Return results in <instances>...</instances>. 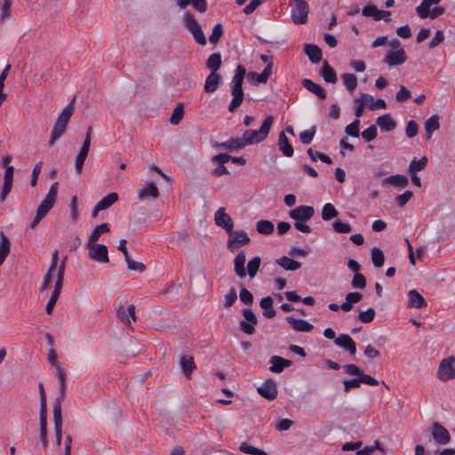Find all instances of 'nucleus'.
Listing matches in <instances>:
<instances>
[{
    "mask_svg": "<svg viewBox=\"0 0 455 455\" xmlns=\"http://www.w3.org/2000/svg\"><path fill=\"white\" fill-rule=\"evenodd\" d=\"M11 251V243L4 232L0 233V266L4 262Z\"/></svg>",
    "mask_w": 455,
    "mask_h": 455,
    "instance_id": "obj_38",
    "label": "nucleus"
},
{
    "mask_svg": "<svg viewBox=\"0 0 455 455\" xmlns=\"http://www.w3.org/2000/svg\"><path fill=\"white\" fill-rule=\"evenodd\" d=\"M427 140H430L434 132L437 131L440 127L438 115H433L426 120L424 124Z\"/></svg>",
    "mask_w": 455,
    "mask_h": 455,
    "instance_id": "obj_34",
    "label": "nucleus"
},
{
    "mask_svg": "<svg viewBox=\"0 0 455 455\" xmlns=\"http://www.w3.org/2000/svg\"><path fill=\"white\" fill-rule=\"evenodd\" d=\"M431 435L434 441L441 445H446L451 441L449 431L438 422H434L431 427Z\"/></svg>",
    "mask_w": 455,
    "mask_h": 455,
    "instance_id": "obj_9",
    "label": "nucleus"
},
{
    "mask_svg": "<svg viewBox=\"0 0 455 455\" xmlns=\"http://www.w3.org/2000/svg\"><path fill=\"white\" fill-rule=\"evenodd\" d=\"M363 295L357 291L348 292L346 295L345 302L341 304V309L345 312H349L353 308V305L360 302Z\"/></svg>",
    "mask_w": 455,
    "mask_h": 455,
    "instance_id": "obj_32",
    "label": "nucleus"
},
{
    "mask_svg": "<svg viewBox=\"0 0 455 455\" xmlns=\"http://www.w3.org/2000/svg\"><path fill=\"white\" fill-rule=\"evenodd\" d=\"M269 362L271 364L269 370L275 373H280L284 368L291 365V361L277 355L271 356Z\"/></svg>",
    "mask_w": 455,
    "mask_h": 455,
    "instance_id": "obj_24",
    "label": "nucleus"
},
{
    "mask_svg": "<svg viewBox=\"0 0 455 455\" xmlns=\"http://www.w3.org/2000/svg\"><path fill=\"white\" fill-rule=\"evenodd\" d=\"M177 5L184 10L188 4H191L195 10L199 12H204L207 10L206 0H176Z\"/></svg>",
    "mask_w": 455,
    "mask_h": 455,
    "instance_id": "obj_27",
    "label": "nucleus"
},
{
    "mask_svg": "<svg viewBox=\"0 0 455 455\" xmlns=\"http://www.w3.org/2000/svg\"><path fill=\"white\" fill-rule=\"evenodd\" d=\"M116 317L118 320L125 324L129 325L132 322H135L136 315H135V306L134 305H129L127 308H124V307H120L116 310Z\"/></svg>",
    "mask_w": 455,
    "mask_h": 455,
    "instance_id": "obj_18",
    "label": "nucleus"
},
{
    "mask_svg": "<svg viewBox=\"0 0 455 455\" xmlns=\"http://www.w3.org/2000/svg\"><path fill=\"white\" fill-rule=\"evenodd\" d=\"M437 378L442 381H447L455 379V356L451 355L441 361Z\"/></svg>",
    "mask_w": 455,
    "mask_h": 455,
    "instance_id": "obj_5",
    "label": "nucleus"
},
{
    "mask_svg": "<svg viewBox=\"0 0 455 455\" xmlns=\"http://www.w3.org/2000/svg\"><path fill=\"white\" fill-rule=\"evenodd\" d=\"M137 193L138 198L140 201H145L148 197H153L154 199H156L160 195L158 188L153 181H150L146 186L140 188Z\"/></svg>",
    "mask_w": 455,
    "mask_h": 455,
    "instance_id": "obj_19",
    "label": "nucleus"
},
{
    "mask_svg": "<svg viewBox=\"0 0 455 455\" xmlns=\"http://www.w3.org/2000/svg\"><path fill=\"white\" fill-rule=\"evenodd\" d=\"M371 261L375 267H381L384 265L385 255L379 247L371 250Z\"/></svg>",
    "mask_w": 455,
    "mask_h": 455,
    "instance_id": "obj_45",
    "label": "nucleus"
},
{
    "mask_svg": "<svg viewBox=\"0 0 455 455\" xmlns=\"http://www.w3.org/2000/svg\"><path fill=\"white\" fill-rule=\"evenodd\" d=\"M341 79L347 90L353 92L357 86V77L354 74L346 73L341 75Z\"/></svg>",
    "mask_w": 455,
    "mask_h": 455,
    "instance_id": "obj_47",
    "label": "nucleus"
},
{
    "mask_svg": "<svg viewBox=\"0 0 455 455\" xmlns=\"http://www.w3.org/2000/svg\"><path fill=\"white\" fill-rule=\"evenodd\" d=\"M315 132H316V127L315 125H313L310 129L300 132V134H299L300 142L305 145L310 144L314 139Z\"/></svg>",
    "mask_w": 455,
    "mask_h": 455,
    "instance_id": "obj_52",
    "label": "nucleus"
},
{
    "mask_svg": "<svg viewBox=\"0 0 455 455\" xmlns=\"http://www.w3.org/2000/svg\"><path fill=\"white\" fill-rule=\"evenodd\" d=\"M376 123L383 132H391L396 127V122L391 117L390 114L379 116Z\"/></svg>",
    "mask_w": 455,
    "mask_h": 455,
    "instance_id": "obj_31",
    "label": "nucleus"
},
{
    "mask_svg": "<svg viewBox=\"0 0 455 455\" xmlns=\"http://www.w3.org/2000/svg\"><path fill=\"white\" fill-rule=\"evenodd\" d=\"M408 298L410 307L421 308L427 306L425 299L416 290L410 291Z\"/></svg>",
    "mask_w": 455,
    "mask_h": 455,
    "instance_id": "obj_35",
    "label": "nucleus"
},
{
    "mask_svg": "<svg viewBox=\"0 0 455 455\" xmlns=\"http://www.w3.org/2000/svg\"><path fill=\"white\" fill-rule=\"evenodd\" d=\"M245 260L246 257L244 251H239L234 259V270L237 276L240 278H244L246 276V271L244 267Z\"/></svg>",
    "mask_w": 455,
    "mask_h": 455,
    "instance_id": "obj_29",
    "label": "nucleus"
},
{
    "mask_svg": "<svg viewBox=\"0 0 455 455\" xmlns=\"http://www.w3.org/2000/svg\"><path fill=\"white\" fill-rule=\"evenodd\" d=\"M259 394L268 400H273L277 396V387L275 381L267 379L263 382L258 388Z\"/></svg>",
    "mask_w": 455,
    "mask_h": 455,
    "instance_id": "obj_14",
    "label": "nucleus"
},
{
    "mask_svg": "<svg viewBox=\"0 0 455 455\" xmlns=\"http://www.w3.org/2000/svg\"><path fill=\"white\" fill-rule=\"evenodd\" d=\"M320 74L326 83L336 84L338 81L336 71L329 65L328 61L323 62Z\"/></svg>",
    "mask_w": 455,
    "mask_h": 455,
    "instance_id": "obj_33",
    "label": "nucleus"
},
{
    "mask_svg": "<svg viewBox=\"0 0 455 455\" xmlns=\"http://www.w3.org/2000/svg\"><path fill=\"white\" fill-rule=\"evenodd\" d=\"M239 450L242 452L251 454V455H268L263 450L258 449L245 442H243L240 444Z\"/></svg>",
    "mask_w": 455,
    "mask_h": 455,
    "instance_id": "obj_50",
    "label": "nucleus"
},
{
    "mask_svg": "<svg viewBox=\"0 0 455 455\" xmlns=\"http://www.w3.org/2000/svg\"><path fill=\"white\" fill-rule=\"evenodd\" d=\"M271 76V64L267 65L264 70L259 74L257 72L251 71L247 74V80L252 85H258L259 84H266Z\"/></svg>",
    "mask_w": 455,
    "mask_h": 455,
    "instance_id": "obj_15",
    "label": "nucleus"
},
{
    "mask_svg": "<svg viewBox=\"0 0 455 455\" xmlns=\"http://www.w3.org/2000/svg\"><path fill=\"white\" fill-rule=\"evenodd\" d=\"M214 221L218 227L222 228L227 233L232 232L234 221L226 212L224 207L219 208L214 214Z\"/></svg>",
    "mask_w": 455,
    "mask_h": 455,
    "instance_id": "obj_10",
    "label": "nucleus"
},
{
    "mask_svg": "<svg viewBox=\"0 0 455 455\" xmlns=\"http://www.w3.org/2000/svg\"><path fill=\"white\" fill-rule=\"evenodd\" d=\"M378 129L374 124L370 125L367 129L363 131L362 138L366 142H371L377 138Z\"/></svg>",
    "mask_w": 455,
    "mask_h": 455,
    "instance_id": "obj_54",
    "label": "nucleus"
},
{
    "mask_svg": "<svg viewBox=\"0 0 455 455\" xmlns=\"http://www.w3.org/2000/svg\"><path fill=\"white\" fill-rule=\"evenodd\" d=\"M13 166H7L4 175V184L0 192V202H4L12 188Z\"/></svg>",
    "mask_w": 455,
    "mask_h": 455,
    "instance_id": "obj_17",
    "label": "nucleus"
},
{
    "mask_svg": "<svg viewBox=\"0 0 455 455\" xmlns=\"http://www.w3.org/2000/svg\"><path fill=\"white\" fill-rule=\"evenodd\" d=\"M183 115H184L183 105H182V103H179L175 107V108L171 116L170 123L172 124H178L183 118Z\"/></svg>",
    "mask_w": 455,
    "mask_h": 455,
    "instance_id": "obj_56",
    "label": "nucleus"
},
{
    "mask_svg": "<svg viewBox=\"0 0 455 455\" xmlns=\"http://www.w3.org/2000/svg\"><path fill=\"white\" fill-rule=\"evenodd\" d=\"M53 421L56 435V443L60 445L62 440V416L59 404L53 407Z\"/></svg>",
    "mask_w": 455,
    "mask_h": 455,
    "instance_id": "obj_23",
    "label": "nucleus"
},
{
    "mask_svg": "<svg viewBox=\"0 0 455 455\" xmlns=\"http://www.w3.org/2000/svg\"><path fill=\"white\" fill-rule=\"evenodd\" d=\"M231 158V156L221 153L212 157V162L215 163L217 166L212 171V175L214 177H220L222 175H228L229 172L225 167V164L228 163Z\"/></svg>",
    "mask_w": 455,
    "mask_h": 455,
    "instance_id": "obj_11",
    "label": "nucleus"
},
{
    "mask_svg": "<svg viewBox=\"0 0 455 455\" xmlns=\"http://www.w3.org/2000/svg\"><path fill=\"white\" fill-rule=\"evenodd\" d=\"M76 98H73L70 102L60 113L54 126L51 132L49 145L52 146L57 140H59L65 132L68 123L74 113V104Z\"/></svg>",
    "mask_w": 455,
    "mask_h": 455,
    "instance_id": "obj_2",
    "label": "nucleus"
},
{
    "mask_svg": "<svg viewBox=\"0 0 455 455\" xmlns=\"http://www.w3.org/2000/svg\"><path fill=\"white\" fill-rule=\"evenodd\" d=\"M302 86L310 92L311 93L315 94L316 97H318L321 100H324L327 97L325 90L318 84L313 82L312 80L308 78H304L301 81Z\"/></svg>",
    "mask_w": 455,
    "mask_h": 455,
    "instance_id": "obj_22",
    "label": "nucleus"
},
{
    "mask_svg": "<svg viewBox=\"0 0 455 455\" xmlns=\"http://www.w3.org/2000/svg\"><path fill=\"white\" fill-rule=\"evenodd\" d=\"M260 266V258L259 256H256L252 258L249 262L247 263V271L248 275L251 278H253Z\"/></svg>",
    "mask_w": 455,
    "mask_h": 455,
    "instance_id": "obj_51",
    "label": "nucleus"
},
{
    "mask_svg": "<svg viewBox=\"0 0 455 455\" xmlns=\"http://www.w3.org/2000/svg\"><path fill=\"white\" fill-rule=\"evenodd\" d=\"M221 82V76L218 73L210 72L204 82V91L207 93H213L217 91Z\"/></svg>",
    "mask_w": 455,
    "mask_h": 455,
    "instance_id": "obj_26",
    "label": "nucleus"
},
{
    "mask_svg": "<svg viewBox=\"0 0 455 455\" xmlns=\"http://www.w3.org/2000/svg\"><path fill=\"white\" fill-rule=\"evenodd\" d=\"M427 158L426 156L421 157L419 160L413 159L408 167L409 174L417 173L425 169L427 164Z\"/></svg>",
    "mask_w": 455,
    "mask_h": 455,
    "instance_id": "obj_44",
    "label": "nucleus"
},
{
    "mask_svg": "<svg viewBox=\"0 0 455 455\" xmlns=\"http://www.w3.org/2000/svg\"><path fill=\"white\" fill-rule=\"evenodd\" d=\"M55 201L56 200L45 196V198L41 202L40 205L38 206L36 212L44 218L46 214L50 212V210L54 206Z\"/></svg>",
    "mask_w": 455,
    "mask_h": 455,
    "instance_id": "obj_49",
    "label": "nucleus"
},
{
    "mask_svg": "<svg viewBox=\"0 0 455 455\" xmlns=\"http://www.w3.org/2000/svg\"><path fill=\"white\" fill-rule=\"evenodd\" d=\"M183 27L188 30L193 36L194 40L201 45H205L207 43L206 37L202 30L201 25L196 20L193 13L186 12L182 19Z\"/></svg>",
    "mask_w": 455,
    "mask_h": 455,
    "instance_id": "obj_4",
    "label": "nucleus"
},
{
    "mask_svg": "<svg viewBox=\"0 0 455 455\" xmlns=\"http://www.w3.org/2000/svg\"><path fill=\"white\" fill-rule=\"evenodd\" d=\"M315 214V209L308 205H299L289 213L290 217L296 221H307Z\"/></svg>",
    "mask_w": 455,
    "mask_h": 455,
    "instance_id": "obj_12",
    "label": "nucleus"
},
{
    "mask_svg": "<svg viewBox=\"0 0 455 455\" xmlns=\"http://www.w3.org/2000/svg\"><path fill=\"white\" fill-rule=\"evenodd\" d=\"M256 230L261 235H270L274 232V224L270 220H260L256 223Z\"/></svg>",
    "mask_w": 455,
    "mask_h": 455,
    "instance_id": "obj_46",
    "label": "nucleus"
},
{
    "mask_svg": "<svg viewBox=\"0 0 455 455\" xmlns=\"http://www.w3.org/2000/svg\"><path fill=\"white\" fill-rule=\"evenodd\" d=\"M221 63V54L220 52H214L208 57L206 60V67L211 72L217 73Z\"/></svg>",
    "mask_w": 455,
    "mask_h": 455,
    "instance_id": "obj_41",
    "label": "nucleus"
},
{
    "mask_svg": "<svg viewBox=\"0 0 455 455\" xmlns=\"http://www.w3.org/2000/svg\"><path fill=\"white\" fill-rule=\"evenodd\" d=\"M108 231L109 226L108 223H102L97 226L89 235L87 243H95L99 240L100 235L107 233Z\"/></svg>",
    "mask_w": 455,
    "mask_h": 455,
    "instance_id": "obj_43",
    "label": "nucleus"
},
{
    "mask_svg": "<svg viewBox=\"0 0 455 455\" xmlns=\"http://www.w3.org/2000/svg\"><path fill=\"white\" fill-rule=\"evenodd\" d=\"M339 215V212L331 203H327L322 209V218L323 220H331Z\"/></svg>",
    "mask_w": 455,
    "mask_h": 455,
    "instance_id": "obj_48",
    "label": "nucleus"
},
{
    "mask_svg": "<svg viewBox=\"0 0 455 455\" xmlns=\"http://www.w3.org/2000/svg\"><path fill=\"white\" fill-rule=\"evenodd\" d=\"M40 438L43 445H47V411H39Z\"/></svg>",
    "mask_w": 455,
    "mask_h": 455,
    "instance_id": "obj_42",
    "label": "nucleus"
},
{
    "mask_svg": "<svg viewBox=\"0 0 455 455\" xmlns=\"http://www.w3.org/2000/svg\"><path fill=\"white\" fill-rule=\"evenodd\" d=\"M359 126L360 119H355L351 124L347 125L345 132L348 136L358 138L360 135Z\"/></svg>",
    "mask_w": 455,
    "mask_h": 455,
    "instance_id": "obj_58",
    "label": "nucleus"
},
{
    "mask_svg": "<svg viewBox=\"0 0 455 455\" xmlns=\"http://www.w3.org/2000/svg\"><path fill=\"white\" fill-rule=\"evenodd\" d=\"M239 298L240 300L247 306H250L253 303V296L251 292L245 288L241 289Z\"/></svg>",
    "mask_w": 455,
    "mask_h": 455,
    "instance_id": "obj_63",
    "label": "nucleus"
},
{
    "mask_svg": "<svg viewBox=\"0 0 455 455\" xmlns=\"http://www.w3.org/2000/svg\"><path fill=\"white\" fill-rule=\"evenodd\" d=\"M62 286H63L62 284H59V283H55L54 289L52 291L50 299L48 300L46 307H45V311L48 315H51L52 313L54 306L60 297Z\"/></svg>",
    "mask_w": 455,
    "mask_h": 455,
    "instance_id": "obj_40",
    "label": "nucleus"
},
{
    "mask_svg": "<svg viewBox=\"0 0 455 455\" xmlns=\"http://www.w3.org/2000/svg\"><path fill=\"white\" fill-rule=\"evenodd\" d=\"M180 366L187 379L191 378L193 371L196 369L194 357L190 355L182 354L180 355Z\"/></svg>",
    "mask_w": 455,
    "mask_h": 455,
    "instance_id": "obj_20",
    "label": "nucleus"
},
{
    "mask_svg": "<svg viewBox=\"0 0 455 455\" xmlns=\"http://www.w3.org/2000/svg\"><path fill=\"white\" fill-rule=\"evenodd\" d=\"M278 148L279 150L286 157H291L293 156L294 149L292 146L290 144L287 136L284 132H281L278 136Z\"/></svg>",
    "mask_w": 455,
    "mask_h": 455,
    "instance_id": "obj_28",
    "label": "nucleus"
},
{
    "mask_svg": "<svg viewBox=\"0 0 455 455\" xmlns=\"http://www.w3.org/2000/svg\"><path fill=\"white\" fill-rule=\"evenodd\" d=\"M413 194L410 190L404 191L403 194L396 196L395 201L398 206L403 207L409 200L412 197Z\"/></svg>",
    "mask_w": 455,
    "mask_h": 455,
    "instance_id": "obj_64",
    "label": "nucleus"
},
{
    "mask_svg": "<svg viewBox=\"0 0 455 455\" xmlns=\"http://www.w3.org/2000/svg\"><path fill=\"white\" fill-rule=\"evenodd\" d=\"M118 200L116 193L112 192L108 194L102 199H100L93 208L92 216L95 217L99 212L103 211L110 207L114 203Z\"/></svg>",
    "mask_w": 455,
    "mask_h": 455,
    "instance_id": "obj_21",
    "label": "nucleus"
},
{
    "mask_svg": "<svg viewBox=\"0 0 455 455\" xmlns=\"http://www.w3.org/2000/svg\"><path fill=\"white\" fill-rule=\"evenodd\" d=\"M286 321L297 331L309 332L314 329V325L304 319L287 316Z\"/></svg>",
    "mask_w": 455,
    "mask_h": 455,
    "instance_id": "obj_25",
    "label": "nucleus"
},
{
    "mask_svg": "<svg viewBox=\"0 0 455 455\" xmlns=\"http://www.w3.org/2000/svg\"><path fill=\"white\" fill-rule=\"evenodd\" d=\"M228 238L227 241V247L231 252H235V251L250 243V237L243 230H235L232 229V232L228 233Z\"/></svg>",
    "mask_w": 455,
    "mask_h": 455,
    "instance_id": "obj_6",
    "label": "nucleus"
},
{
    "mask_svg": "<svg viewBox=\"0 0 455 455\" xmlns=\"http://www.w3.org/2000/svg\"><path fill=\"white\" fill-rule=\"evenodd\" d=\"M366 278L361 273H356L354 275L353 279L351 281V286L354 289L363 290L366 287Z\"/></svg>",
    "mask_w": 455,
    "mask_h": 455,
    "instance_id": "obj_55",
    "label": "nucleus"
},
{
    "mask_svg": "<svg viewBox=\"0 0 455 455\" xmlns=\"http://www.w3.org/2000/svg\"><path fill=\"white\" fill-rule=\"evenodd\" d=\"M407 60V54L403 48L389 51L384 58V62L389 67L403 65Z\"/></svg>",
    "mask_w": 455,
    "mask_h": 455,
    "instance_id": "obj_13",
    "label": "nucleus"
},
{
    "mask_svg": "<svg viewBox=\"0 0 455 455\" xmlns=\"http://www.w3.org/2000/svg\"><path fill=\"white\" fill-rule=\"evenodd\" d=\"M212 147L217 149H226L228 151H235L243 148L244 143L241 138L232 137L225 142H214L212 143Z\"/></svg>",
    "mask_w": 455,
    "mask_h": 455,
    "instance_id": "obj_16",
    "label": "nucleus"
},
{
    "mask_svg": "<svg viewBox=\"0 0 455 455\" xmlns=\"http://www.w3.org/2000/svg\"><path fill=\"white\" fill-rule=\"evenodd\" d=\"M362 14L365 17H371L374 20H379V10L373 4H367L363 7Z\"/></svg>",
    "mask_w": 455,
    "mask_h": 455,
    "instance_id": "obj_53",
    "label": "nucleus"
},
{
    "mask_svg": "<svg viewBox=\"0 0 455 455\" xmlns=\"http://www.w3.org/2000/svg\"><path fill=\"white\" fill-rule=\"evenodd\" d=\"M223 35V28L220 23H217L209 36V41L212 44H217Z\"/></svg>",
    "mask_w": 455,
    "mask_h": 455,
    "instance_id": "obj_60",
    "label": "nucleus"
},
{
    "mask_svg": "<svg viewBox=\"0 0 455 455\" xmlns=\"http://www.w3.org/2000/svg\"><path fill=\"white\" fill-rule=\"evenodd\" d=\"M259 306L263 309V315L266 318H272L275 315L276 312L273 307V299L270 296L262 298L259 301Z\"/></svg>",
    "mask_w": 455,
    "mask_h": 455,
    "instance_id": "obj_39",
    "label": "nucleus"
},
{
    "mask_svg": "<svg viewBox=\"0 0 455 455\" xmlns=\"http://www.w3.org/2000/svg\"><path fill=\"white\" fill-rule=\"evenodd\" d=\"M375 315L374 308L369 307L365 311H362L358 314V320L362 323H369L373 321Z\"/></svg>",
    "mask_w": 455,
    "mask_h": 455,
    "instance_id": "obj_57",
    "label": "nucleus"
},
{
    "mask_svg": "<svg viewBox=\"0 0 455 455\" xmlns=\"http://www.w3.org/2000/svg\"><path fill=\"white\" fill-rule=\"evenodd\" d=\"M332 228L335 232L339 234H347L352 230L350 224L345 223L340 220H337L332 223Z\"/></svg>",
    "mask_w": 455,
    "mask_h": 455,
    "instance_id": "obj_59",
    "label": "nucleus"
},
{
    "mask_svg": "<svg viewBox=\"0 0 455 455\" xmlns=\"http://www.w3.org/2000/svg\"><path fill=\"white\" fill-rule=\"evenodd\" d=\"M419 126L418 124L414 120H410L407 123L405 134L408 138H414L418 134Z\"/></svg>",
    "mask_w": 455,
    "mask_h": 455,
    "instance_id": "obj_61",
    "label": "nucleus"
},
{
    "mask_svg": "<svg viewBox=\"0 0 455 455\" xmlns=\"http://www.w3.org/2000/svg\"><path fill=\"white\" fill-rule=\"evenodd\" d=\"M245 75V68L243 65H237L231 81V94L233 98L228 105L230 112L236 109L243 101L244 94L242 85Z\"/></svg>",
    "mask_w": 455,
    "mask_h": 455,
    "instance_id": "obj_1",
    "label": "nucleus"
},
{
    "mask_svg": "<svg viewBox=\"0 0 455 455\" xmlns=\"http://www.w3.org/2000/svg\"><path fill=\"white\" fill-rule=\"evenodd\" d=\"M383 183L390 184L392 186L398 187V188H405L408 186L409 180L405 175L395 174V175H390V176L387 177L383 180Z\"/></svg>",
    "mask_w": 455,
    "mask_h": 455,
    "instance_id": "obj_37",
    "label": "nucleus"
},
{
    "mask_svg": "<svg viewBox=\"0 0 455 455\" xmlns=\"http://www.w3.org/2000/svg\"><path fill=\"white\" fill-rule=\"evenodd\" d=\"M276 264L284 270L295 271L301 267L300 262L294 260L289 257L283 256L275 260Z\"/></svg>",
    "mask_w": 455,
    "mask_h": 455,
    "instance_id": "obj_36",
    "label": "nucleus"
},
{
    "mask_svg": "<svg viewBox=\"0 0 455 455\" xmlns=\"http://www.w3.org/2000/svg\"><path fill=\"white\" fill-rule=\"evenodd\" d=\"M291 20L294 24H305L307 21L308 4L307 2L294 4L291 6Z\"/></svg>",
    "mask_w": 455,
    "mask_h": 455,
    "instance_id": "obj_8",
    "label": "nucleus"
},
{
    "mask_svg": "<svg viewBox=\"0 0 455 455\" xmlns=\"http://www.w3.org/2000/svg\"><path fill=\"white\" fill-rule=\"evenodd\" d=\"M411 96V92L403 85L400 86V90L397 92L395 95V100L398 102H405Z\"/></svg>",
    "mask_w": 455,
    "mask_h": 455,
    "instance_id": "obj_62",
    "label": "nucleus"
},
{
    "mask_svg": "<svg viewBox=\"0 0 455 455\" xmlns=\"http://www.w3.org/2000/svg\"><path fill=\"white\" fill-rule=\"evenodd\" d=\"M304 52L312 63L315 64L321 61L323 57L322 50L316 44H307Z\"/></svg>",
    "mask_w": 455,
    "mask_h": 455,
    "instance_id": "obj_30",
    "label": "nucleus"
},
{
    "mask_svg": "<svg viewBox=\"0 0 455 455\" xmlns=\"http://www.w3.org/2000/svg\"><path fill=\"white\" fill-rule=\"evenodd\" d=\"M88 257L99 263L109 262L108 247L101 243H87Z\"/></svg>",
    "mask_w": 455,
    "mask_h": 455,
    "instance_id": "obj_7",
    "label": "nucleus"
},
{
    "mask_svg": "<svg viewBox=\"0 0 455 455\" xmlns=\"http://www.w3.org/2000/svg\"><path fill=\"white\" fill-rule=\"evenodd\" d=\"M273 123L274 117L272 116H267L264 119L259 130L248 129L244 131L242 135V140L244 143V146L258 144L265 140L268 136Z\"/></svg>",
    "mask_w": 455,
    "mask_h": 455,
    "instance_id": "obj_3",
    "label": "nucleus"
}]
</instances>
